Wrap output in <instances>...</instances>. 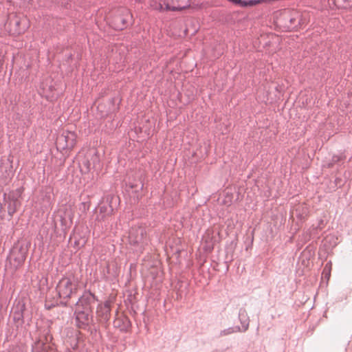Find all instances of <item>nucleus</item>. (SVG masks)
<instances>
[{
  "instance_id": "obj_11",
  "label": "nucleus",
  "mask_w": 352,
  "mask_h": 352,
  "mask_svg": "<svg viewBox=\"0 0 352 352\" xmlns=\"http://www.w3.org/2000/svg\"><path fill=\"white\" fill-rule=\"evenodd\" d=\"M173 6L171 9L173 10H181L190 6V0H172Z\"/></svg>"
},
{
  "instance_id": "obj_15",
  "label": "nucleus",
  "mask_w": 352,
  "mask_h": 352,
  "mask_svg": "<svg viewBox=\"0 0 352 352\" xmlns=\"http://www.w3.org/2000/svg\"><path fill=\"white\" fill-rule=\"evenodd\" d=\"M126 19H124L122 20L123 25H122V26H118V28H120V29H122V28H123V26H124V25L126 24Z\"/></svg>"
},
{
  "instance_id": "obj_19",
  "label": "nucleus",
  "mask_w": 352,
  "mask_h": 352,
  "mask_svg": "<svg viewBox=\"0 0 352 352\" xmlns=\"http://www.w3.org/2000/svg\"><path fill=\"white\" fill-rule=\"evenodd\" d=\"M119 19H120L119 18L115 19V22L117 23L119 21Z\"/></svg>"
},
{
  "instance_id": "obj_8",
  "label": "nucleus",
  "mask_w": 352,
  "mask_h": 352,
  "mask_svg": "<svg viewBox=\"0 0 352 352\" xmlns=\"http://www.w3.org/2000/svg\"><path fill=\"white\" fill-rule=\"evenodd\" d=\"M91 311V307L89 305H85L84 311H76V320L82 322L86 323L89 321V312Z\"/></svg>"
},
{
  "instance_id": "obj_3",
  "label": "nucleus",
  "mask_w": 352,
  "mask_h": 352,
  "mask_svg": "<svg viewBox=\"0 0 352 352\" xmlns=\"http://www.w3.org/2000/svg\"><path fill=\"white\" fill-rule=\"evenodd\" d=\"M10 32L12 34L19 35L24 33L30 26L25 16H14L10 22Z\"/></svg>"
},
{
  "instance_id": "obj_6",
  "label": "nucleus",
  "mask_w": 352,
  "mask_h": 352,
  "mask_svg": "<svg viewBox=\"0 0 352 352\" xmlns=\"http://www.w3.org/2000/svg\"><path fill=\"white\" fill-rule=\"evenodd\" d=\"M62 223L65 226H70L72 223L74 211L72 206H64L58 211Z\"/></svg>"
},
{
  "instance_id": "obj_5",
  "label": "nucleus",
  "mask_w": 352,
  "mask_h": 352,
  "mask_svg": "<svg viewBox=\"0 0 352 352\" xmlns=\"http://www.w3.org/2000/svg\"><path fill=\"white\" fill-rule=\"evenodd\" d=\"M26 258V253L23 250H14L12 251L8 260L11 268L16 270L21 267Z\"/></svg>"
},
{
  "instance_id": "obj_1",
  "label": "nucleus",
  "mask_w": 352,
  "mask_h": 352,
  "mask_svg": "<svg viewBox=\"0 0 352 352\" xmlns=\"http://www.w3.org/2000/svg\"><path fill=\"white\" fill-rule=\"evenodd\" d=\"M278 23L285 28L292 29L308 22V14L296 10H284L277 16Z\"/></svg>"
},
{
  "instance_id": "obj_16",
  "label": "nucleus",
  "mask_w": 352,
  "mask_h": 352,
  "mask_svg": "<svg viewBox=\"0 0 352 352\" xmlns=\"http://www.w3.org/2000/svg\"><path fill=\"white\" fill-rule=\"evenodd\" d=\"M327 270H328V271H330V267H328V264H327L324 268V272H325Z\"/></svg>"
},
{
  "instance_id": "obj_9",
  "label": "nucleus",
  "mask_w": 352,
  "mask_h": 352,
  "mask_svg": "<svg viewBox=\"0 0 352 352\" xmlns=\"http://www.w3.org/2000/svg\"><path fill=\"white\" fill-rule=\"evenodd\" d=\"M112 210L107 205H100L98 208L97 219L102 221L105 219L106 216L111 214Z\"/></svg>"
},
{
  "instance_id": "obj_14",
  "label": "nucleus",
  "mask_w": 352,
  "mask_h": 352,
  "mask_svg": "<svg viewBox=\"0 0 352 352\" xmlns=\"http://www.w3.org/2000/svg\"><path fill=\"white\" fill-rule=\"evenodd\" d=\"M87 300L84 296L80 298L78 302L76 303V305L79 307L80 305H83L85 301Z\"/></svg>"
},
{
  "instance_id": "obj_2",
  "label": "nucleus",
  "mask_w": 352,
  "mask_h": 352,
  "mask_svg": "<svg viewBox=\"0 0 352 352\" xmlns=\"http://www.w3.org/2000/svg\"><path fill=\"white\" fill-rule=\"evenodd\" d=\"M79 289V280L74 275L63 277L56 286L58 296L65 304L76 295Z\"/></svg>"
},
{
  "instance_id": "obj_13",
  "label": "nucleus",
  "mask_w": 352,
  "mask_h": 352,
  "mask_svg": "<svg viewBox=\"0 0 352 352\" xmlns=\"http://www.w3.org/2000/svg\"><path fill=\"white\" fill-rule=\"evenodd\" d=\"M48 346L44 344L43 342H38L36 343L33 348V352H47Z\"/></svg>"
},
{
  "instance_id": "obj_12",
  "label": "nucleus",
  "mask_w": 352,
  "mask_h": 352,
  "mask_svg": "<svg viewBox=\"0 0 352 352\" xmlns=\"http://www.w3.org/2000/svg\"><path fill=\"white\" fill-rule=\"evenodd\" d=\"M110 312V307L108 302L103 305H100L97 309V313L99 316H103L108 314Z\"/></svg>"
},
{
  "instance_id": "obj_10",
  "label": "nucleus",
  "mask_w": 352,
  "mask_h": 352,
  "mask_svg": "<svg viewBox=\"0 0 352 352\" xmlns=\"http://www.w3.org/2000/svg\"><path fill=\"white\" fill-rule=\"evenodd\" d=\"M20 202L16 199H10L8 206V212L10 216H12L19 208Z\"/></svg>"
},
{
  "instance_id": "obj_18",
  "label": "nucleus",
  "mask_w": 352,
  "mask_h": 352,
  "mask_svg": "<svg viewBox=\"0 0 352 352\" xmlns=\"http://www.w3.org/2000/svg\"><path fill=\"white\" fill-rule=\"evenodd\" d=\"M230 332H226V331H223L221 332V335L225 336V335H227Z\"/></svg>"
},
{
  "instance_id": "obj_17",
  "label": "nucleus",
  "mask_w": 352,
  "mask_h": 352,
  "mask_svg": "<svg viewBox=\"0 0 352 352\" xmlns=\"http://www.w3.org/2000/svg\"><path fill=\"white\" fill-rule=\"evenodd\" d=\"M124 12L126 17L129 16V12L128 10H125Z\"/></svg>"
},
{
  "instance_id": "obj_4",
  "label": "nucleus",
  "mask_w": 352,
  "mask_h": 352,
  "mask_svg": "<svg viewBox=\"0 0 352 352\" xmlns=\"http://www.w3.org/2000/svg\"><path fill=\"white\" fill-rule=\"evenodd\" d=\"M76 138L74 132L66 131L57 139V146L61 150H72L76 144Z\"/></svg>"
},
{
  "instance_id": "obj_7",
  "label": "nucleus",
  "mask_w": 352,
  "mask_h": 352,
  "mask_svg": "<svg viewBox=\"0 0 352 352\" xmlns=\"http://www.w3.org/2000/svg\"><path fill=\"white\" fill-rule=\"evenodd\" d=\"M146 236V232L143 228H133L129 232V240L131 243L138 244L142 243Z\"/></svg>"
}]
</instances>
